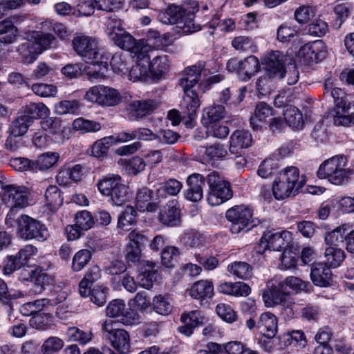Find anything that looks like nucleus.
<instances>
[{
    "mask_svg": "<svg viewBox=\"0 0 354 354\" xmlns=\"http://www.w3.org/2000/svg\"><path fill=\"white\" fill-rule=\"evenodd\" d=\"M101 277V270L97 266H91L86 272L84 277L79 284V292L81 296H85L88 294V288L91 287L92 284L97 281Z\"/></svg>",
    "mask_w": 354,
    "mask_h": 354,
    "instance_id": "36",
    "label": "nucleus"
},
{
    "mask_svg": "<svg viewBox=\"0 0 354 354\" xmlns=\"http://www.w3.org/2000/svg\"><path fill=\"white\" fill-rule=\"evenodd\" d=\"M126 305L122 299H114L111 301L106 308V315L110 317L120 319L122 313L125 312Z\"/></svg>",
    "mask_w": 354,
    "mask_h": 354,
    "instance_id": "64",
    "label": "nucleus"
},
{
    "mask_svg": "<svg viewBox=\"0 0 354 354\" xmlns=\"http://www.w3.org/2000/svg\"><path fill=\"white\" fill-rule=\"evenodd\" d=\"M73 129L82 132H96L100 130L101 125L99 122L86 120L82 118L75 119L73 122Z\"/></svg>",
    "mask_w": 354,
    "mask_h": 354,
    "instance_id": "60",
    "label": "nucleus"
},
{
    "mask_svg": "<svg viewBox=\"0 0 354 354\" xmlns=\"http://www.w3.org/2000/svg\"><path fill=\"white\" fill-rule=\"evenodd\" d=\"M277 317L270 313H262L257 322V328L266 337L271 339L275 337L278 330Z\"/></svg>",
    "mask_w": 354,
    "mask_h": 354,
    "instance_id": "25",
    "label": "nucleus"
},
{
    "mask_svg": "<svg viewBox=\"0 0 354 354\" xmlns=\"http://www.w3.org/2000/svg\"><path fill=\"white\" fill-rule=\"evenodd\" d=\"M324 257L326 261L324 264L330 268H337L344 260L345 253L340 248L327 247Z\"/></svg>",
    "mask_w": 354,
    "mask_h": 354,
    "instance_id": "43",
    "label": "nucleus"
},
{
    "mask_svg": "<svg viewBox=\"0 0 354 354\" xmlns=\"http://www.w3.org/2000/svg\"><path fill=\"white\" fill-rule=\"evenodd\" d=\"M32 39H34L32 42L34 46L37 50H41V53L43 50L52 48L55 41V38L52 34L40 31L33 32Z\"/></svg>",
    "mask_w": 354,
    "mask_h": 354,
    "instance_id": "47",
    "label": "nucleus"
},
{
    "mask_svg": "<svg viewBox=\"0 0 354 354\" xmlns=\"http://www.w3.org/2000/svg\"><path fill=\"white\" fill-rule=\"evenodd\" d=\"M75 225L84 231L91 229L95 223V220L91 214L86 210L78 212L75 215Z\"/></svg>",
    "mask_w": 354,
    "mask_h": 354,
    "instance_id": "58",
    "label": "nucleus"
},
{
    "mask_svg": "<svg viewBox=\"0 0 354 354\" xmlns=\"http://www.w3.org/2000/svg\"><path fill=\"white\" fill-rule=\"evenodd\" d=\"M183 326L178 327V331L186 336L193 333L194 328L205 324L207 319L199 310L183 313L180 317Z\"/></svg>",
    "mask_w": 354,
    "mask_h": 354,
    "instance_id": "19",
    "label": "nucleus"
},
{
    "mask_svg": "<svg viewBox=\"0 0 354 354\" xmlns=\"http://www.w3.org/2000/svg\"><path fill=\"white\" fill-rule=\"evenodd\" d=\"M310 278L313 283L319 287H327L332 283L330 267L323 263H313L311 267Z\"/></svg>",
    "mask_w": 354,
    "mask_h": 354,
    "instance_id": "22",
    "label": "nucleus"
},
{
    "mask_svg": "<svg viewBox=\"0 0 354 354\" xmlns=\"http://www.w3.org/2000/svg\"><path fill=\"white\" fill-rule=\"evenodd\" d=\"M17 223L18 235L24 240L44 241L49 236L45 225L28 215L19 216Z\"/></svg>",
    "mask_w": 354,
    "mask_h": 354,
    "instance_id": "7",
    "label": "nucleus"
},
{
    "mask_svg": "<svg viewBox=\"0 0 354 354\" xmlns=\"http://www.w3.org/2000/svg\"><path fill=\"white\" fill-rule=\"evenodd\" d=\"M121 182L122 178L119 175L109 174L100 179L97 186L102 195L109 196Z\"/></svg>",
    "mask_w": 354,
    "mask_h": 354,
    "instance_id": "39",
    "label": "nucleus"
},
{
    "mask_svg": "<svg viewBox=\"0 0 354 354\" xmlns=\"http://www.w3.org/2000/svg\"><path fill=\"white\" fill-rule=\"evenodd\" d=\"M113 205L121 206L130 198L129 187L121 182L109 196Z\"/></svg>",
    "mask_w": 354,
    "mask_h": 354,
    "instance_id": "52",
    "label": "nucleus"
},
{
    "mask_svg": "<svg viewBox=\"0 0 354 354\" xmlns=\"http://www.w3.org/2000/svg\"><path fill=\"white\" fill-rule=\"evenodd\" d=\"M121 101V96L119 92L110 87H102L100 105L112 106H115Z\"/></svg>",
    "mask_w": 354,
    "mask_h": 354,
    "instance_id": "53",
    "label": "nucleus"
},
{
    "mask_svg": "<svg viewBox=\"0 0 354 354\" xmlns=\"http://www.w3.org/2000/svg\"><path fill=\"white\" fill-rule=\"evenodd\" d=\"M206 180L209 185L207 201L210 205H219L232 197L233 192L229 182L220 176L218 172H211Z\"/></svg>",
    "mask_w": 354,
    "mask_h": 354,
    "instance_id": "6",
    "label": "nucleus"
},
{
    "mask_svg": "<svg viewBox=\"0 0 354 354\" xmlns=\"http://www.w3.org/2000/svg\"><path fill=\"white\" fill-rule=\"evenodd\" d=\"M157 106V102L152 100L133 101L128 106L129 118L138 120L151 113Z\"/></svg>",
    "mask_w": 354,
    "mask_h": 354,
    "instance_id": "23",
    "label": "nucleus"
},
{
    "mask_svg": "<svg viewBox=\"0 0 354 354\" xmlns=\"http://www.w3.org/2000/svg\"><path fill=\"white\" fill-rule=\"evenodd\" d=\"M306 30L309 35L320 37L327 33L328 31V26L325 21L321 19H317L309 24Z\"/></svg>",
    "mask_w": 354,
    "mask_h": 354,
    "instance_id": "63",
    "label": "nucleus"
},
{
    "mask_svg": "<svg viewBox=\"0 0 354 354\" xmlns=\"http://www.w3.org/2000/svg\"><path fill=\"white\" fill-rule=\"evenodd\" d=\"M287 57L281 51H272L264 58L265 68L269 76L282 79L287 73L285 62Z\"/></svg>",
    "mask_w": 354,
    "mask_h": 354,
    "instance_id": "14",
    "label": "nucleus"
},
{
    "mask_svg": "<svg viewBox=\"0 0 354 354\" xmlns=\"http://www.w3.org/2000/svg\"><path fill=\"white\" fill-rule=\"evenodd\" d=\"M306 183L299 176V169L293 166L282 169L275 178L272 185L273 195L277 200H283L295 195Z\"/></svg>",
    "mask_w": 354,
    "mask_h": 354,
    "instance_id": "3",
    "label": "nucleus"
},
{
    "mask_svg": "<svg viewBox=\"0 0 354 354\" xmlns=\"http://www.w3.org/2000/svg\"><path fill=\"white\" fill-rule=\"evenodd\" d=\"M149 51H143L140 54L132 57L136 58V65L132 66L129 71V79L133 82L145 78L149 72V59H150Z\"/></svg>",
    "mask_w": 354,
    "mask_h": 354,
    "instance_id": "21",
    "label": "nucleus"
},
{
    "mask_svg": "<svg viewBox=\"0 0 354 354\" xmlns=\"http://www.w3.org/2000/svg\"><path fill=\"white\" fill-rule=\"evenodd\" d=\"M105 30L110 39L113 35L122 32L124 28L122 26L121 20L116 16L112 15L105 19Z\"/></svg>",
    "mask_w": 354,
    "mask_h": 354,
    "instance_id": "61",
    "label": "nucleus"
},
{
    "mask_svg": "<svg viewBox=\"0 0 354 354\" xmlns=\"http://www.w3.org/2000/svg\"><path fill=\"white\" fill-rule=\"evenodd\" d=\"M227 270L234 277L242 280H248L253 275L252 266L245 261H234L229 264Z\"/></svg>",
    "mask_w": 354,
    "mask_h": 354,
    "instance_id": "32",
    "label": "nucleus"
},
{
    "mask_svg": "<svg viewBox=\"0 0 354 354\" xmlns=\"http://www.w3.org/2000/svg\"><path fill=\"white\" fill-rule=\"evenodd\" d=\"M137 212L132 206H127L118 216V227L128 230L136 223Z\"/></svg>",
    "mask_w": 354,
    "mask_h": 354,
    "instance_id": "49",
    "label": "nucleus"
},
{
    "mask_svg": "<svg viewBox=\"0 0 354 354\" xmlns=\"http://www.w3.org/2000/svg\"><path fill=\"white\" fill-rule=\"evenodd\" d=\"M40 124L41 129L50 134H59L62 131V120L59 118H46Z\"/></svg>",
    "mask_w": 354,
    "mask_h": 354,
    "instance_id": "62",
    "label": "nucleus"
},
{
    "mask_svg": "<svg viewBox=\"0 0 354 354\" xmlns=\"http://www.w3.org/2000/svg\"><path fill=\"white\" fill-rule=\"evenodd\" d=\"M183 91L184 95L180 102V108L184 115L187 116L191 122L195 118L200 106V100L196 90Z\"/></svg>",
    "mask_w": 354,
    "mask_h": 354,
    "instance_id": "20",
    "label": "nucleus"
},
{
    "mask_svg": "<svg viewBox=\"0 0 354 354\" xmlns=\"http://www.w3.org/2000/svg\"><path fill=\"white\" fill-rule=\"evenodd\" d=\"M113 137H104L95 141L87 150V153L97 158H104L107 156L109 149L112 145Z\"/></svg>",
    "mask_w": 354,
    "mask_h": 354,
    "instance_id": "38",
    "label": "nucleus"
},
{
    "mask_svg": "<svg viewBox=\"0 0 354 354\" xmlns=\"http://www.w3.org/2000/svg\"><path fill=\"white\" fill-rule=\"evenodd\" d=\"M51 304L50 300L47 298L39 299L22 305L20 312L24 316L32 317L33 315L43 312L42 310L44 307Z\"/></svg>",
    "mask_w": 354,
    "mask_h": 354,
    "instance_id": "41",
    "label": "nucleus"
},
{
    "mask_svg": "<svg viewBox=\"0 0 354 354\" xmlns=\"http://www.w3.org/2000/svg\"><path fill=\"white\" fill-rule=\"evenodd\" d=\"M32 124L30 119L24 116L21 113L10 124L8 132L23 136Z\"/></svg>",
    "mask_w": 354,
    "mask_h": 354,
    "instance_id": "50",
    "label": "nucleus"
},
{
    "mask_svg": "<svg viewBox=\"0 0 354 354\" xmlns=\"http://www.w3.org/2000/svg\"><path fill=\"white\" fill-rule=\"evenodd\" d=\"M59 154L55 152H47L41 154L33 161L34 172L46 170L52 167L58 160Z\"/></svg>",
    "mask_w": 354,
    "mask_h": 354,
    "instance_id": "42",
    "label": "nucleus"
},
{
    "mask_svg": "<svg viewBox=\"0 0 354 354\" xmlns=\"http://www.w3.org/2000/svg\"><path fill=\"white\" fill-rule=\"evenodd\" d=\"M89 292L83 297H90L91 301L97 306H104L107 300L109 288L104 286H96L91 288H88Z\"/></svg>",
    "mask_w": 354,
    "mask_h": 354,
    "instance_id": "48",
    "label": "nucleus"
},
{
    "mask_svg": "<svg viewBox=\"0 0 354 354\" xmlns=\"http://www.w3.org/2000/svg\"><path fill=\"white\" fill-rule=\"evenodd\" d=\"M2 201L9 208H24L28 205V189L25 187L5 185Z\"/></svg>",
    "mask_w": 354,
    "mask_h": 354,
    "instance_id": "9",
    "label": "nucleus"
},
{
    "mask_svg": "<svg viewBox=\"0 0 354 354\" xmlns=\"http://www.w3.org/2000/svg\"><path fill=\"white\" fill-rule=\"evenodd\" d=\"M225 107L221 104H213L203 111L202 123L204 126L219 122L224 118Z\"/></svg>",
    "mask_w": 354,
    "mask_h": 354,
    "instance_id": "35",
    "label": "nucleus"
},
{
    "mask_svg": "<svg viewBox=\"0 0 354 354\" xmlns=\"http://www.w3.org/2000/svg\"><path fill=\"white\" fill-rule=\"evenodd\" d=\"M48 112L49 109L44 103L31 102L22 107L21 113L30 119V122L32 123L35 120L46 115Z\"/></svg>",
    "mask_w": 354,
    "mask_h": 354,
    "instance_id": "34",
    "label": "nucleus"
},
{
    "mask_svg": "<svg viewBox=\"0 0 354 354\" xmlns=\"http://www.w3.org/2000/svg\"><path fill=\"white\" fill-rule=\"evenodd\" d=\"M207 69L205 68V63L200 62L198 64L186 68L184 70L183 77L180 79V85L183 91L196 90V84L202 81V75L207 76Z\"/></svg>",
    "mask_w": 354,
    "mask_h": 354,
    "instance_id": "12",
    "label": "nucleus"
},
{
    "mask_svg": "<svg viewBox=\"0 0 354 354\" xmlns=\"http://www.w3.org/2000/svg\"><path fill=\"white\" fill-rule=\"evenodd\" d=\"M18 50L21 55L23 63L26 64L35 62L38 55L41 53V50H37L36 46H34V44L30 41H26L21 44Z\"/></svg>",
    "mask_w": 354,
    "mask_h": 354,
    "instance_id": "44",
    "label": "nucleus"
},
{
    "mask_svg": "<svg viewBox=\"0 0 354 354\" xmlns=\"http://www.w3.org/2000/svg\"><path fill=\"white\" fill-rule=\"evenodd\" d=\"M345 229L342 227H337L333 231L328 232L325 236V243L327 247H337L344 244V239L346 240V235L345 234Z\"/></svg>",
    "mask_w": 354,
    "mask_h": 354,
    "instance_id": "54",
    "label": "nucleus"
},
{
    "mask_svg": "<svg viewBox=\"0 0 354 354\" xmlns=\"http://www.w3.org/2000/svg\"><path fill=\"white\" fill-rule=\"evenodd\" d=\"M102 330L106 333V337L115 350L121 353H127L129 351L130 337L125 330L113 329L112 323L108 322H105L102 325Z\"/></svg>",
    "mask_w": 354,
    "mask_h": 354,
    "instance_id": "11",
    "label": "nucleus"
},
{
    "mask_svg": "<svg viewBox=\"0 0 354 354\" xmlns=\"http://www.w3.org/2000/svg\"><path fill=\"white\" fill-rule=\"evenodd\" d=\"M290 239L291 234L288 231H268L263 234L261 243L270 250L279 251L287 246Z\"/></svg>",
    "mask_w": 354,
    "mask_h": 354,
    "instance_id": "15",
    "label": "nucleus"
},
{
    "mask_svg": "<svg viewBox=\"0 0 354 354\" xmlns=\"http://www.w3.org/2000/svg\"><path fill=\"white\" fill-rule=\"evenodd\" d=\"M150 60V59H149ZM149 71L157 77H161L167 73L169 68V62L168 56L166 55H157L151 61H149Z\"/></svg>",
    "mask_w": 354,
    "mask_h": 354,
    "instance_id": "37",
    "label": "nucleus"
},
{
    "mask_svg": "<svg viewBox=\"0 0 354 354\" xmlns=\"http://www.w3.org/2000/svg\"><path fill=\"white\" fill-rule=\"evenodd\" d=\"M252 143V136L249 131L236 130L230 136L229 151L231 153L237 155L249 148Z\"/></svg>",
    "mask_w": 354,
    "mask_h": 354,
    "instance_id": "18",
    "label": "nucleus"
},
{
    "mask_svg": "<svg viewBox=\"0 0 354 354\" xmlns=\"http://www.w3.org/2000/svg\"><path fill=\"white\" fill-rule=\"evenodd\" d=\"M96 9L95 0H81L76 4L73 15L75 17H90Z\"/></svg>",
    "mask_w": 354,
    "mask_h": 354,
    "instance_id": "57",
    "label": "nucleus"
},
{
    "mask_svg": "<svg viewBox=\"0 0 354 354\" xmlns=\"http://www.w3.org/2000/svg\"><path fill=\"white\" fill-rule=\"evenodd\" d=\"M18 30L10 20L0 21V35L4 36L0 37V55H5L8 51V45L14 43L17 39Z\"/></svg>",
    "mask_w": 354,
    "mask_h": 354,
    "instance_id": "24",
    "label": "nucleus"
},
{
    "mask_svg": "<svg viewBox=\"0 0 354 354\" xmlns=\"http://www.w3.org/2000/svg\"><path fill=\"white\" fill-rule=\"evenodd\" d=\"M92 257L90 250L84 249L75 254L72 261V269L75 272L82 270L89 262Z\"/></svg>",
    "mask_w": 354,
    "mask_h": 354,
    "instance_id": "56",
    "label": "nucleus"
},
{
    "mask_svg": "<svg viewBox=\"0 0 354 354\" xmlns=\"http://www.w3.org/2000/svg\"><path fill=\"white\" fill-rule=\"evenodd\" d=\"M177 204L176 201L172 200L163 206L159 213L160 223L170 227L178 226L180 224V210Z\"/></svg>",
    "mask_w": 354,
    "mask_h": 354,
    "instance_id": "17",
    "label": "nucleus"
},
{
    "mask_svg": "<svg viewBox=\"0 0 354 354\" xmlns=\"http://www.w3.org/2000/svg\"><path fill=\"white\" fill-rule=\"evenodd\" d=\"M116 46L122 49L129 51L131 57L140 54V53L151 50L149 45L145 44L143 41H137L136 39L128 32L123 30L122 32L113 35L111 39Z\"/></svg>",
    "mask_w": 354,
    "mask_h": 354,
    "instance_id": "10",
    "label": "nucleus"
},
{
    "mask_svg": "<svg viewBox=\"0 0 354 354\" xmlns=\"http://www.w3.org/2000/svg\"><path fill=\"white\" fill-rule=\"evenodd\" d=\"M73 49L82 60L93 65L95 68L91 76L94 78L104 77L108 71L109 55L102 52L95 39L87 36L75 37L72 41Z\"/></svg>",
    "mask_w": 354,
    "mask_h": 354,
    "instance_id": "2",
    "label": "nucleus"
},
{
    "mask_svg": "<svg viewBox=\"0 0 354 354\" xmlns=\"http://www.w3.org/2000/svg\"><path fill=\"white\" fill-rule=\"evenodd\" d=\"M46 204L52 208L57 209L63 204V196L61 191L57 186L51 185L45 192Z\"/></svg>",
    "mask_w": 354,
    "mask_h": 354,
    "instance_id": "51",
    "label": "nucleus"
},
{
    "mask_svg": "<svg viewBox=\"0 0 354 354\" xmlns=\"http://www.w3.org/2000/svg\"><path fill=\"white\" fill-rule=\"evenodd\" d=\"M143 266L145 268L142 270L138 276V284L146 289H149L153 286V282L156 280L157 273L155 270L156 266V263L153 261H143Z\"/></svg>",
    "mask_w": 354,
    "mask_h": 354,
    "instance_id": "30",
    "label": "nucleus"
},
{
    "mask_svg": "<svg viewBox=\"0 0 354 354\" xmlns=\"http://www.w3.org/2000/svg\"><path fill=\"white\" fill-rule=\"evenodd\" d=\"M283 118L286 124L293 128H297L302 122V115L295 106H287L283 111Z\"/></svg>",
    "mask_w": 354,
    "mask_h": 354,
    "instance_id": "55",
    "label": "nucleus"
},
{
    "mask_svg": "<svg viewBox=\"0 0 354 354\" xmlns=\"http://www.w3.org/2000/svg\"><path fill=\"white\" fill-rule=\"evenodd\" d=\"M198 11V3L189 0L180 6L170 5L167 9L159 11L157 19L163 24H176L183 32L192 33L201 30V26L194 21Z\"/></svg>",
    "mask_w": 354,
    "mask_h": 354,
    "instance_id": "1",
    "label": "nucleus"
},
{
    "mask_svg": "<svg viewBox=\"0 0 354 354\" xmlns=\"http://www.w3.org/2000/svg\"><path fill=\"white\" fill-rule=\"evenodd\" d=\"M67 334L70 341L77 342L82 345L89 342L93 336L91 331H84L76 327L70 328Z\"/></svg>",
    "mask_w": 354,
    "mask_h": 354,
    "instance_id": "59",
    "label": "nucleus"
},
{
    "mask_svg": "<svg viewBox=\"0 0 354 354\" xmlns=\"http://www.w3.org/2000/svg\"><path fill=\"white\" fill-rule=\"evenodd\" d=\"M329 95L334 99L337 109H341L344 113L354 111V101L348 100L344 91L339 88H333L328 91Z\"/></svg>",
    "mask_w": 354,
    "mask_h": 354,
    "instance_id": "31",
    "label": "nucleus"
},
{
    "mask_svg": "<svg viewBox=\"0 0 354 354\" xmlns=\"http://www.w3.org/2000/svg\"><path fill=\"white\" fill-rule=\"evenodd\" d=\"M189 294L195 299L212 298L214 295L213 284L207 280L196 281L192 286Z\"/></svg>",
    "mask_w": 354,
    "mask_h": 354,
    "instance_id": "28",
    "label": "nucleus"
},
{
    "mask_svg": "<svg viewBox=\"0 0 354 354\" xmlns=\"http://www.w3.org/2000/svg\"><path fill=\"white\" fill-rule=\"evenodd\" d=\"M272 115V109L266 102H259L257 104L254 115L250 118V124L254 130H257L261 127V123L266 118Z\"/></svg>",
    "mask_w": 354,
    "mask_h": 354,
    "instance_id": "33",
    "label": "nucleus"
},
{
    "mask_svg": "<svg viewBox=\"0 0 354 354\" xmlns=\"http://www.w3.org/2000/svg\"><path fill=\"white\" fill-rule=\"evenodd\" d=\"M152 306L153 310L162 315H169L173 309L172 300L168 295L155 296L152 301Z\"/></svg>",
    "mask_w": 354,
    "mask_h": 354,
    "instance_id": "46",
    "label": "nucleus"
},
{
    "mask_svg": "<svg viewBox=\"0 0 354 354\" xmlns=\"http://www.w3.org/2000/svg\"><path fill=\"white\" fill-rule=\"evenodd\" d=\"M225 216L231 223L230 230L232 234L248 232L260 223L257 218L253 217L252 209L243 205H235L227 209Z\"/></svg>",
    "mask_w": 354,
    "mask_h": 354,
    "instance_id": "5",
    "label": "nucleus"
},
{
    "mask_svg": "<svg viewBox=\"0 0 354 354\" xmlns=\"http://www.w3.org/2000/svg\"><path fill=\"white\" fill-rule=\"evenodd\" d=\"M347 158L344 155L335 156L322 162L317 172L321 179L339 185L347 182L351 171L346 169Z\"/></svg>",
    "mask_w": 354,
    "mask_h": 354,
    "instance_id": "4",
    "label": "nucleus"
},
{
    "mask_svg": "<svg viewBox=\"0 0 354 354\" xmlns=\"http://www.w3.org/2000/svg\"><path fill=\"white\" fill-rule=\"evenodd\" d=\"M183 184L175 178H169L158 184L156 188V196L166 198L169 196H176L182 189Z\"/></svg>",
    "mask_w": 354,
    "mask_h": 354,
    "instance_id": "29",
    "label": "nucleus"
},
{
    "mask_svg": "<svg viewBox=\"0 0 354 354\" xmlns=\"http://www.w3.org/2000/svg\"><path fill=\"white\" fill-rule=\"evenodd\" d=\"M286 290L280 288L279 284L278 286H272L267 290H265L263 294V299L267 307H273L277 305L281 306L283 304L284 300L291 297L285 293Z\"/></svg>",
    "mask_w": 354,
    "mask_h": 354,
    "instance_id": "26",
    "label": "nucleus"
},
{
    "mask_svg": "<svg viewBox=\"0 0 354 354\" xmlns=\"http://www.w3.org/2000/svg\"><path fill=\"white\" fill-rule=\"evenodd\" d=\"M298 55L307 64L317 63L324 59L326 55L325 44L322 40L305 44L299 50Z\"/></svg>",
    "mask_w": 354,
    "mask_h": 354,
    "instance_id": "13",
    "label": "nucleus"
},
{
    "mask_svg": "<svg viewBox=\"0 0 354 354\" xmlns=\"http://www.w3.org/2000/svg\"><path fill=\"white\" fill-rule=\"evenodd\" d=\"M205 178L200 174H193L187 179V188L184 192L185 198L192 202L200 201L203 196V186Z\"/></svg>",
    "mask_w": 354,
    "mask_h": 354,
    "instance_id": "16",
    "label": "nucleus"
},
{
    "mask_svg": "<svg viewBox=\"0 0 354 354\" xmlns=\"http://www.w3.org/2000/svg\"><path fill=\"white\" fill-rule=\"evenodd\" d=\"M279 286L282 290H286V287H288L296 292L300 291L310 292L312 290V286L310 282L303 281L294 276L286 277L285 280L279 282Z\"/></svg>",
    "mask_w": 354,
    "mask_h": 354,
    "instance_id": "40",
    "label": "nucleus"
},
{
    "mask_svg": "<svg viewBox=\"0 0 354 354\" xmlns=\"http://www.w3.org/2000/svg\"><path fill=\"white\" fill-rule=\"evenodd\" d=\"M217 290L222 294L235 297H246L251 292L250 287L243 282H223L218 286Z\"/></svg>",
    "mask_w": 354,
    "mask_h": 354,
    "instance_id": "27",
    "label": "nucleus"
},
{
    "mask_svg": "<svg viewBox=\"0 0 354 354\" xmlns=\"http://www.w3.org/2000/svg\"><path fill=\"white\" fill-rule=\"evenodd\" d=\"M50 281V277L46 273H36L35 278L31 281V286L28 290L29 296H37L41 294Z\"/></svg>",
    "mask_w": 354,
    "mask_h": 354,
    "instance_id": "45",
    "label": "nucleus"
},
{
    "mask_svg": "<svg viewBox=\"0 0 354 354\" xmlns=\"http://www.w3.org/2000/svg\"><path fill=\"white\" fill-rule=\"evenodd\" d=\"M226 68L230 72H235L240 80L247 82L259 71L260 64L257 57L250 55L240 60L235 57L230 59Z\"/></svg>",
    "mask_w": 354,
    "mask_h": 354,
    "instance_id": "8",
    "label": "nucleus"
}]
</instances>
